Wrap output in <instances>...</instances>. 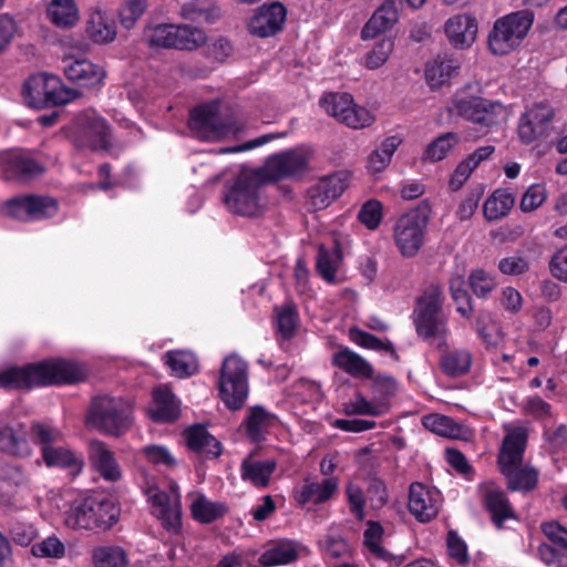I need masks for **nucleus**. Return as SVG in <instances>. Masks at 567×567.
Returning <instances> with one entry per match:
<instances>
[{
	"mask_svg": "<svg viewBox=\"0 0 567 567\" xmlns=\"http://www.w3.org/2000/svg\"><path fill=\"white\" fill-rule=\"evenodd\" d=\"M85 379L84 369L76 362L53 358L23 367L0 371V388L29 390L33 386L74 384Z\"/></svg>",
	"mask_w": 567,
	"mask_h": 567,
	"instance_id": "obj_1",
	"label": "nucleus"
},
{
	"mask_svg": "<svg viewBox=\"0 0 567 567\" xmlns=\"http://www.w3.org/2000/svg\"><path fill=\"white\" fill-rule=\"evenodd\" d=\"M268 183L262 172L243 168L234 183L225 190L224 203L234 215L258 218L264 215L267 206L261 188Z\"/></svg>",
	"mask_w": 567,
	"mask_h": 567,
	"instance_id": "obj_2",
	"label": "nucleus"
},
{
	"mask_svg": "<svg viewBox=\"0 0 567 567\" xmlns=\"http://www.w3.org/2000/svg\"><path fill=\"white\" fill-rule=\"evenodd\" d=\"M132 404L120 396L100 394L92 398L85 422L89 427L112 436H121L133 423Z\"/></svg>",
	"mask_w": 567,
	"mask_h": 567,
	"instance_id": "obj_3",
	"label": "nucleus"
},
{
	"mask_svg": "<svg viewBox=\"0 0 567 567\" xmlns=\"http://www.w3.org/2000/svg\"><path fill=\"white\" fill-rule=\"evenodd\" d=\"M118 515L120 511L112 499L90 496L74 503L64 513V523L73 529L106 530L117 522Z\"/></svg>",
	"mask_w": 567,
	"mask_h": 567,
	"instance_id": "obj_4",
	"label": "nucleus"
},
{
	"mask_svg": "<svg viewBox=\"0 0 567 567\" xmlns=\"http://www.w3.org/2000/svg\"><path fill=\"white\" fill-rule=\"evenodd\" d=\"M443 288L429 285L416 298L413 310L416 332L425 340L443 339L446 334V318L443 312Z\"/></svg>",
	"mask_w": 567,
	"mask_h": 567,
	"instance_id": "obj_5",
	"label": "nucleus"
},
{
	"mask_svg": "<svg viewBox=\"0 0 567 567\" xmlns=\"http://www.w3.org/2000/svg\"><path fill=\"white\" fill-rule=\"evenodd\" d=\"M534 21V13L528 9L509 13L495 21L488 35V47L496 55H504L520 44Z\"/></svg>",
	"mask_w": 567,
	"mask_h": 567,
	"instance_id": "obj_6",
	"label": "nucleus"
},
{
	"mask_svg": "<svg viewBox=\"0 0 567 567\" xmlns=\"http://www.w3.org/2000/svg\"><path fill=\"white\" fill-rule=\"evenodd\" d=\"M430 212V206L423 203L398 219L394 239L403 256L413 257L422 247Z\"/></svg>",
	"mask_w": 567,
	"mask_h": 567,
	"instance_id": "obj_7",
	"label": "nucleus"
},
{
	"mask_svg": "<svg viewBox=\"0 0 567 567\" xmlns=\"http://www.w3.org/2000/svg\"><path fill=\"white\" fill-rule=\"evenodd\" d=\"M219 392L221 400L230 410H239L248 394L247 365L237 355L224 360L220 369Z\"/></svg>",
	"mask_w": 567,
	"mask_h": 567,
	"instance_id": "obj_8",
	"label": "nucleus"
},
{
	"mask_svg": "<svg viewBox=\"0 0 567 567\" xmlns=\"http://www.w3.org/2000/svg\"><path fill=\"white\" fill-rule=\"evenodd\" d=\"M111 128L92 111L80 113L74 121L73 142L79 150L107 151L111 145Z\"/></svg>",
	"mask_w": 567,
	"mask_h": 567,
	"instance_id": "obj_9",
	"label": "nucleus"
},
{
	"mask_svg": "<svg viewBox=\"0 0 567 567\" xmlns=\"http://www.w3.org/2000/svg\"><path fill=\"white\" fill-rule=\"evenodd\" d=\"M188 125L197 137L207 141H217L239 131L235 124L221 120L219 104L216 102L203 104L192 110Z\"/></svg>",
	"mask_w": 567,
	"mask_h": 567,
	"instance_id": "obj_10",
	"label": "nucleus"
},
{
	"mask_svg": "<svg viewBox=\"0 0 567 567\" xmlns=\"http://www.w3.org/2000/svg\"><path fill=\"white\" fill-rule=\"evenodd\" d=\"M466 86L456 92L452 100V110L458 116L489 127L496 123V117L503 112V105L497 102H491L475 95H468Z\"/></svg>",
	"mask_w": 567,
	"mask_h": 567,
	"instance_id": "obj_11",
	"label": "nucleus"
},
{
	"mask_svg": "<svg viewBox=\"0 0 567 567\" xmlns=\"http://www.w3.org/2000/svg\"><path fill=\"white\" fill-rule=\"evenodd\" d=\"M309 158L301 150H289L267 158L259 169L268 182L302 175L308 171Z\"/></svg>",
	"mask_w": 567,
	"mask_h": 567,
	"instance_id": "obj_12",
	"label": "nucleus"
},
{
	"mask_svg": "<svg viewBox=\"0 0 567 567\" xmlns=\"http://www.w3.org/2000/svg\"><path fill=\"white\" fill-rule=\"evenodd\" d=\"M554 110L545 103H538L528 110L520 118L518 135L523 143L529 144L536 138L547 134Z\"/></svg>",
	"mask_w": 567,
	"mask_h": 567,
	"instance_id": "obj_13",
	"label": "nucleus"
},
{
	"mask_svg": "<svg viewBox=\"0 0 567 567\" xmlns=\"http://www.w3.org/2000/svg\"><path fill=\"white\" fill-rule=\"evenodd\" d=\"M287 10L280 2L262 4L249 22V31L259 38H268L281 31Z\"/></svg>",
	"mask_w": 567,
	"mask_h": 567,
	"instance_id": "obj_14",
	"label": "nucleus"
},
{
	"mask_svg": "<svg viewBox=\"0 0 567 567\" xmlns=\"http://www.w3.org/2000/svg\"><path fill=\"white\" fill-rule=\"evenodd\" d=\"M483 505L491 514V519L497 528L504 527V522L508 518H515L514 509L505 493L496 488L492 482L480 486Z\"/></svg>",
	"mask_w": 567,
	"mask_h": 567,
	"instance_id": "obj_15",
	"label": "nucleus"
},
{
	"mask_svg": "<svg viewBox=\"0 0 567 567\" xmlns=\"http://www.w3.org/2000/svg\"><path fill=\"white\" fill-rule=\"evenodd\" d=\"M445 33L454 48H468L476 39V20L467 14L454 16L446 21Z\"/></svg>",
	"mask_w": 567,
	"mask_h": 567,
	"instance_id": "obj_16",
	"label": "nucleus"
},
{
	"mask_svg": "<svg viewBox=\"0 0 567 567\" xmlns=\"http://www.w3.org/2000/svg\"><path fill=\"white\" fill-rule=\"evenodd\" d=\"M184 436L187 447L208 458H217L221 452V443L214 437L203 424H194L185 430Z\"/></svg>",
	"mask_w": 567,
	"mask_h": 567,
	"instance_id": "obj_17",
	"label": "nucleus"
},
{
	"mask_svg": "<svg viewBox=\"0 0 567 567\" xmlns=\"http://www.w3.org/2000/svg\"><path fill=\"white\" fill-rule=\"evenodd\" d=\"M64 74L73 83L84 87L100 85L105 78L102 66L89 60H74L64 66Z\"/></svg>",
	"mask_w": 567,
	"mask_h": 567,
	"instance_id": "obj_18",
	"label": "nucleus"
},
{
	"mask_svg": "<svg viewBox=\"0 0 567 567\" xmlns=\"http://www.w3.org/2000/svg\"><path fill=\"white\" fill-rule=\"evenodd\" d=\"M527 437V431L524 427L508 430L502 443L498 465H522Z\"/></svg>",
	"mask_w": 567,
	"mask_h": 567,
	"instance_id": "obj_19",
	"label": "nucleus"
},
{
	"mask_svg": "<svg viewBox=\"0 0 567 567\" xmlns=\"http://www.w3.org/2000/svg\"><path fill=\"white\" fill-rule=\"evenodd\" d=\"M44 172V166L35 159L22 155L11 154L4 161V174L7 179L29 182Z\"/></svg>",
	"mask_w": 567,
	"mask_h": 567,
	"instance_id": "obj_20",
	"label": "nucleus"
},
{
	"mask_svg": "<svg viewBox=\"0 0 567 567\" xmlns=\"http://www.w3.org/2000/svg\"><path fill=\"white\" fill-rule=\"evenodd\" d=\"M398 21L396 6L392 0L384 1L372 14L361 30L363 40L374 39L390 30Z\"/></svg>",
	"mask_w": 567,
	"mask_h": 567,
	"instance_id": "obj_21",
	"label": "nucleus"
},
{
	"mask_svg": "<svg viewBox=\"0 0 567 567\" xmlns=\"http://www.w3.org/2000/svg\"><path fill=\"white\" fill-rule=\"evenodd\" d=\"M409 509L421 523L430 522L439 512L430 491L421 483H412L410 486Z\"/></svg>",
	"mask_w": 567,
	"mask_h": 567,
	"instance_id": "obj_22",
	"label": "nucleus"
},
{
	"mask_svg": "<svg viewBox=\"0 0 567 567\" xmlns=\"http://www.w3.org/2000/svg\"><path fill=\"white\" fill-rule=\"evenodd\" d=\"M502 474L507 480L509 491L528 492L536 487L538 473L535 468L522 465L499 466Z\"/></svg>",
	"mask_w": 567,
	"mask_h": 567,
	"instance_id": "obj_23",
	"label": "nucleus"
},
{
	"mask_svg": "<svg viewBox=\"0 0 567 567\" xmlns=\"http://www.w3.org/2000/svg\"><path fill=\"white\" fill-rule=\"evenodd\" d=\"M332 363L352 377L371 379L373 375L372 365L348 348H342L336 352L332 357Z\"/></svg>",
	"mask_w": 567,
	"mask_h": 567,
	"instance_id": "obj_24",
	"label": "nucleus"
},
{
	"mask_svg": "<svg viewBox=\"0 0 567 567\" xmlns=\"http://www.w3.org/2000/svg\"><path fill=\"white\" fill-rule=\"evenodd\" d=\"M276 415L256 405L249 409L245 421L246 433L251 442L259 443L265 440L268 429L275 423Z\"/></svg>",
	"mask_w": 567,
	"mask_h": 567,
	"instance_id": "obj_25",
	"label": "nucleus"
},
{
	"mask_svg": "<svg viewBox=\"0 0 567 567\" xmlns=\"http://www.w3.org/2000/svg\"><path fill=\"white\" fill-rule=\"evenodd\" d=\"M276 465L274 460L254 461L250 454L241 462V478L249 481L255 486L266 487L269 485L270 476L276 470Z\"/></svg>",
	"mask_w": 567,
	"mask_h": 567,
	"instance_id": "obj_26",
	"label": "nucleus"
},
{
	"mask_svg": "<svg viewBox=\"0 0 567 567\" xmlns=\"http://www.w3.org/2000/svg\"><path fill=\"white\" fill-rule=\"evenodd\" d=\"M155 409L151 417L155 422H174L179 416L175 395L167 388H158L153 394Z\"/></svg>",
	"mask_w": 567,
	"mask_h": 567,
	"instance_id": "obj_27",
	"label": "nucleus"
},
{
	"mask_svg": "<svg viewBox=\"0 0 567 567\" xmlns=\"http://www.w3.org/2000/svg\"><path fill=\"white\" fill-rule=\"evenodd\" d=\"M458 69L457 60L437 56L426 64L425 80L432 89H437L446 83Z\"/></svg>",
	"mask_w": 567,
	"mask_h": 567,
	"instance_id": "obj_28",
	"label": "nucleus"
},
{
	"mask_svg": "<svg viewBox=\"0 0 567 567\" xmlns=\"http://www.w3.org/2000/svg\"><path fill=\"white\" fill-rule=\"evenodd\" d=\"M60 81L58 76L49 74L30 78L23 85L25 102L31 106L32 100H45L59 86Z\"/></svg>",
	"mask_w": 567,
	"mask_h": 567,
	"instance_id": "obj_29",
	"label": "nucleus"
},
{
	"mask_svg": "<svg viewBox=\"0 0 567 567\" xmlns=\"http://www.w3.org/2000/svg\"><path fill=\"white\" fill-rule=\"evenodd\" d=\"M92 458L96 470L107 481H117L121 477L120 470L113 453L102 442H93L91 445Z\"/></svg>",
	"mask_w": 567,
	"mask_h": 567,
	"instance_id": "obj_30",
	"label": "nucleus"
},
{
	"mask_svg": "<svg viewBox=\"0 0 567 567\" xmlns=\"http://www.w3.org/2000/svg\"><path fill=\"white\" fill-rule=\"evenodd\" d=\"M47 12L52 23L59 28H71L79 20L74 0H52Z\"/></svg>",
	"mask_w": 567,
	"mask_h": 567,
	"instance_id": "obj_31",
	"label": "nucleus"
},
{
	"mask_svg": "<svg viewBox=\"0 0 567 567\" xmlns=\"http://www.w3.org/2000/svg\"><path fill=\"white\" fill-rule=\"evenodd\" d=\"M338 488V478L328 477L321 483L307 482L300 492V502H315L317 504L328 501Z\"/></svg>",
	"mask_w": 567,
	"mask_h": 567,
	"instance_id": "obj_32",
	"label": "nucleus"
},
{
	"mask_svg": "<svg viewBox=\"0 0 567 567\" xmlns=\"http://www.w3.org/2000/svg\"><path fill=\"white\" fill-rule=\"evenodd\" d=\"M192 515L195 520L202 524H209L221 518L228 511L224 503L208 501L204 495H199L190 506Z\"/></svg>",
	"mask_w": 567,
	"mask_h": 567,
	"instance_id": "obj_33",
	"label": "nucleus"
},
{
	"mask_svg": "<svg viewBox=\"0 0 567 567\" xmlns=\"http://www.w3.org/2000/svg\"><path fill=\"white\" fill-rule=\"evenodd\" d=\"M471 364L472 355L466 350L446 351L441 357L442 371L453 378L466 374Z\"/></svg>",
	"mask_w": 567,
	"mask_h": 567,
	"instance_id": "obj_34",
	"label": "nucleus"
},
{
	"mask_svg": "<svg viewBox=\"0 0 567 567\" xmlns=\"http://www.w3.org/2000/svg\"><path fill=\"white\" fill-rule=\"evenodd\" d=\"M85 32L95 43L105 44L115 39L116 30L112 22H107L101 12L91 16L86 23Z\"/></svg>",
	"mask_w": 567,
	"mask_h": 567,
	"instance_id": "obj_35",
	"label": "nucleus"
},
{
	"mask_svg": "<svg viewBox=\"0 0 567 567\" xmlns=\"http://www.w3.org/2000/svg\"><path fill=\"white\" fill-rule=\"evenodd\" d=\"M514 203L515 198L511 193L498 189L485 202L483 207L484 216L488 220L499 219L507 215Z\"/></svg>",
	"mask_w": 567,
	"mask_h": 567,
	"instance_id": "obj_36",
	"label": "nucleus"
},
{
	"mask_svg": "<svg viewBox=\"0 0 567 567\" xmlns=\"http://www.w3.org/2000/svg\"><path fill=\"white\" fill-rule=\"evenodd\" d=\"M423 424L433 433L449 439H463L465 432L464 427L454 422L451 417L439 414L425 416Z\"/></svg>",
	"mask_w": 567,
	"mask_h": 567,
	"instance_id": "obj_37",
	"label": "nucleus"
},
{
	"mask_svg": "<svg viewBox=\"0 0 567 567\" xmlns=\"http://www.w3.org/2000/svg\"><path fill=\"white\" fill-rule=\"evenodd\" d=\"M206 34L203 30L189 25H176L174 33V49L195 50L206 42Z\"/></svg>",
	"mask_w": 567,
	"mask_h": 567,
	"instance_id": "obj_38",
	"label": "nucleus"
},
{
	"mask_svg": "<svg viewBox=\"0 0 567 567\" xmlns=\"http://www.w3.org/2000/svg\"><path fill=\"white\" fill-rule=\"evenodd\" d=\"M0 450L13 455H27L29 446L24 433L8 425L0 426Z\"/></svg>",
	"mask_w": 567,
	"mask_h": 567,
	"instance_id": "obj_39",
	"label": "nucleus"
},
{
	"mask_svg": "<svg viewBox=\"0 0 567 567\" xmlns=\"http://www.w3.org/2000/svg\"><path fill=\"white\" fill-rule=\"evenodd\" d=\"M59 210L55 198L41 195H28L27 213L30 219H45L53 217Z\"/></svg>",
	"mask_w": 567,
	"mask_h": 567,
	"instance_id": "obj_40",
	"label": "nucleus"
},
{
	"mask_svg": "<svg viewBox=\"0 0 567 567\" xmlns=\"http://www.w3.org/2000/svg\"><path fill=\"white\" fill-rule=\"evenodd\" d=\"M460 143L458 134L454 132L444 133L432 141L424 152V158L431 162H439L446 157L447 153Z\"/></svg>",
	"mask_w": 567,
	"mask_h": 567,
	"instance_id": "obj_41",
	"label": "nucleus"
},
{
	"mask_svg": "<svg viewBox=\"0 0 567 567\" xmlns=\"http://www.w3.org/2000/svg\"><path fill=\"white\" fill-rule=\"evenodd\" d=\"M371 379L372 400L379 408H382L383 413H385L389 409V399L396 392V382L393 378L388 375H377Z\"/></svg>",
	"mask_w": 567,
	"mask_h": 567,
	"instance_id": "obj_42",
	"label": "nucleus"
},
{
	"mask_svg": "<svg viewBox=\"0 0 567 567\" xmlns=\"http://www.w3.org/2000/svg\"><path fill=\"white\" fill-rule=\"evenodd\" d=\"M349 336L353 342L357 344L367 348L372 349L377 351H385L389 352L392 357L395 359H399V355L395 352V349L393 344L390 341H383L379 339L378 337L365 332L359 328H351L349 330Z\"/></svg>",
	"mask_w": 567,
	"mask_h": 567,
	"instance_id": "obj_43",
	"label": "nucleus"
},
{
	"mask_svg": "<svg viewBox=\"0 0 567 567\" xmlns=\"http://www.w3.org/2000/svg\"><path fill=\"white\" fill-rule=\"evenodd\" d=\"M298 558V551L291 543L279 544L266 550L259 558L262 566L269 567L292 563Z\"/></svg>",
	"mask_w": 567,
	"mask_h": 567,
	"instance_id": "obj_44",
	"label": "nucleus"
},
{
	"mask_svg": "<svg viewBox=\"0 0 567 567\" xmlns=\"http://www.w3.org/2000/svg\"><path fill=\"white\" fill-rule=\"evenodd\" d=\"M175 24H157L144 32L147 44L152 48H174Z\"/></svg>",
	"mask_w": 567,
	"mask_h": 567,
	"instance_id": "obj_45",
	"label": "nucleus"
},
{
	"mask_svg": "<svg viewBox=\"0 0 567 567\" xmlns=\"http://www.w3.org/2000/svg\"><path fill=\"white\" fill-rule=\"evenodd\" d=\"M350 104H352V96L348 93H328L320 100V105L326 112L340 122Z\"/></svg>",
	"mask_w": 567,
	"mask_h": 567,
	"instance_id": "obj_46",
	"label": "nucleus"
},
{
	"mask_svg": "<svg viewBox=\"0 0 567 567\" xmlns=\"http://www.w3.org/2000/svg\"><path fill=\"white\" fill-rule=\"evenodd\" d=\"M298 312L293 303H287L281 310H277V331L282 339L289 340L296 333Z\"/></svg>",
	"mask_w": 567,
	"mask_h": 567,
	"instance_id": "obj_47",
	"label": "nucleus"
},
{
	"mask_svg": "<svg viewBox=\"0 0 567 567\" xmlns=\"http://www.w3.org/2000/svg\"><path fill=\"white\" fill-rule=\"evenodd\" d=\"M96 567H126L125 551L120 547H100L93 553Z\"/></svg>",
	"mask_w": 567,
	"mask_h": 567,
	"instance_id": "obj_48",
	"label": "nucleus"
},
{
	"mask_svg": "<svg viewBox=\"0 0 567 567\" xmlns=\"http://www.w3.org/2000/svg\"><path fill=\"white\" fill-rule=\"evenodd\" d=\"M348 173L338 172L332 175L322 177L316 185L320 192H323L326 198L336 200L348 187Z\"/></svg>",
	"mask_w": 567,
	"mask_h": 567,
	"instance_id": "obj_49",
	"label": "nucleus"
},
{
	"mask_svg": "<svg viewBox=\"0 0 567 567\" xmlns=\"http://www.w3.org/2000/svg\"><path fill=\"white\" fill-rule=\"evenodd\" d=\"M42 457L48 466L75 467V472L81 467L74 454L64 447H45Z\"/></svg>",
	"mask_w": 567,
	"mask_h": 567,
	"instance_id": "obj_50",
	"label": "nucleus"
},
{
	"mask_svg": "<svg viewBox=\"0 0 567 567\" xmlns=\"http://www.w3.org/2000/svg\"><path fill=\"white\" fill-rule=\"evenodd\" d=\"M451 296L456 303L457 312L465 318H470L473 313L472 299L464 288L462 277L453 278L450 282Z\"/></svg>",
	"mask_w": 567,
	"mask_h": 567,
	"instance_id": "obj_51",
	"label": "nucleus"
},
{
	"mask_svg": "<svg viewBox=\"0 0 567 567\" xmlns=\"http://www.w3.org/2000/svg\"><path fill=\"white\" fill-rule=\"evenodd\" d=\"M81 96V93L78 90L73 89H66L62 85V83H59V86L52 91V94H49V96L43 100H32L31 107L34 109H41V107H49V106H56V105H64L75 99Z\"/></svg>",
	"mask_w": 567,
	"mask_h": 567,
	"instance_id": "obj_52",
	"label": "nucleus"
},
{
	"mask_svg": "<svg viewBox=\"0 0 567 567\" xmlns=\"http://www.w3.org/2000/svg\"><path fill=\"white\" fill-rule=\"evenodd\" d=\"M167 364L179 378L189 377L197 371L193 355L183 351L167 353Z\"/></svg>",
	"mask_w": 567,
	"mask_h": 567,
	"instance_id": "obj_53",
	"label": "nucleus"
},
{
	"mask_svg": "<svg viewBox=\"0 0 567 567\" xmlns=\"http://www.w3.org/2000/svg\"><path fill=\"white\" fill-rule=\"evenodd\" d=\"M383 535V527L380 523L369 520L368 528L364 530V545L370 549L372 554L382 559H390V555L384 548L380 546V542Z\"/></svg>",
	"mask_w": 567,
	"mask_h": 567,
	"instance_id": "obj_54",
	"label": "nucleus"
},
{
	"mask_svg": "<svg viewBox=\"0 0 567 567\" xmlns=\"http://www.w3.org/2000/svg\"><path fill=\"white\" fill-rule=\"evenodd\" d=\"M146 9L145 0H130L118 10L120 23L127 30L132 29Z\"/></svg>",
	"mask_w": 567,
	"mask_h": 567,
	"instance_id": "obj_55",
	"label": "nucleus"
},
{
	"mask_svg": "<svg viewBox=\"0 0 567 567\" xmlns=\"http://www.w3.org/2000/svg\"><path fill=\"white\" fill-rule=\"evenodd\" d=\"M470 286L478 298H486L496 287L495 280L483 269H476L468 277Z\"/></svg>",
	"mask_w": 567,
	"mask_h": 567,
	"instance_id": "obj_56",
	"label": "nucleus"
},
{
	"mask_svg": "<svg viewBox=\"0 0 567 567\" xmlns=\"http://www.w3.org/2000/svg\"><path fill=\"white\" fill-rule=\"evenodd\" d=\"M359 220L369 229H375L382 219V205L371 199L364 203L359 212Z\"/></svg>",
	"mask_w": 567,
	"mask_h": 567,
	"instance_id": "obj_57",
	"label": "nucleus"
},
{
	"mask_svg": "<svg viewBox=\"0 0 567 567\" xmlns=\"http://www.w3.org/2000/svg\"><path fill=\"white\" fill-rule=\"evenodd\" d=\"M372 122L373 116L367 109L355 106L352 103L346 111V115L341 123H344L346 125L352 128H362L371 125Z\"/></svg>",
	"mask_w": 567,
	"mask_h": 567,
	"instance_id": "obj_58",
	"label": "nucleus"
},
{
	"mask_svg": "<svg viewBox=\"0 0 567 567\" xmlns=\"http://www.w3.org/2000/svg\"><path fill=\"white\" fill-rule=\"evenodd\" d=\"M32 440L41 445L42 452L45 447H54L53 444L61 439L58 430L35 423L31 426Z\"/></svg>",
	"mask_w": 567,
	"mask_h": 567,
	"instance_id": "obj_59",
	"label": "nucleus"
},
{
	"mask_svg": "<svg viewBox=\"0 0 567 567\" xmlns=\"http://www.w3.org/2000/svg\"><path fill=\"white\" fill-rule=\"evenodd\" d=\"M446 546L451 558L457 560L461 565L468 563L467 546L453 529L447 533Z\"/></svg>",
	"mask_w": 567,
	"mask_h": 567,
	"instance_id": "obj_60",
	"label": "nucleus"
},
{
	"mask_svg": "<svg viewBox=\"0 0 567 567\" xmlns=\"http://www.w3.org/2000/svg\"><path fill=\"white\" fill-rule=\"evenodd\" d=\"M317 271L328 282L333 284L336 281V265L331 259L329 250L324 246H320L317 256L316 264Z\"/></svg>",
	"mask_w": 567,
	"mask_h": 567,
	"instance_id": "obj_61",
	"label": "nucleus"
},
{
	"mask_svg": "<svg viewBox=\"0 0 567 567\" xmlns=\"http://www.w3.org/2000/svg\"><path fill=\"white\" fill-rule=\"evenodd\" d=\"M347 414H360V415H381L383 409L379 408L374 401H368L362 394L357 395V401L347 404Z\"/></svg>",
	"mask_w": 567,
	"mask_h": 567,
	"instance_id": "obj_62",
	"label": "nucleus"
},
{
	"mask_svg": "<svg viewBox=\"0 0 567 567\" xmlns=\"http://www.w3.org/2000/svg\"><path fill=\"white\" fill-rule=\"evenodd\" d=\"M542 530L556 546L567 553V529L558 522L551 520L542 524Z\"/></svg>",
	"mask_w": 567,
	"mask_h": 567,
	"instance_id": "obj_63",
	"label": "nucleus"
},
{
	"mask_svg": "<svg viewBox=\"0 0 567 567\" xmlns=\"http://www.w3.org/2000/svg\"><path fill=\"white\" fill-rule=\"evenodd\" d=\"M392 48L393 43L391 40L381 41L372 51L368 53L367 66L371 70H374L383 65L386 62Z\"/></svg>",
	"mask_w": 567,
	"mask_h": 567,
	"instance_id": "obj_64",
	"label": "nucleus"
}]
</instances>
